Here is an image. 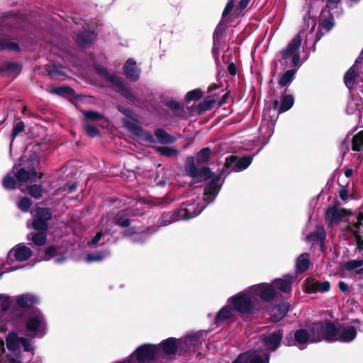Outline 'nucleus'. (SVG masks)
<instances>
[{
    "mask_svg": "<svg viewBox=\"0 0 363 363\" xmlns=\"http://www.w3.org/2000/svg\"><path fill=\"white\" fill-rule=\"evenodd\" d=\"M363 266L362 259H351L344 264V268L349 271H353Z\"/></svg>",
    "mask_w": 363,
    "mask_h": 363,
    "instance_id": "48",
    "label": "nucleus"
},
{
    "mask_svg": "<svg viewBox=\"0 0 363 363\" xmlns=\"http://www.w3.org/2000/svg\"><path fill=\"white\" fill-rule=\"evenodd\" d=\"M253 160V155H247L240 157L237 155H230L225 158L224 165L221 169V174L231 168L230 172H240L247 169Z\"/></svg>",
    "mask_w": 363,
    "mask_h": 363,
    "instance_id": "6",
    "label": "nucleus"
},
{
    "mask_svg": "<svg viewBox=\"0 0 363 363\" xmlns=\"http://www.w3.org/2000/svg\"><path fill=\"white\" fill-rule=\"evenodd\" d=\"M155 136L158 141L163 144L172 143L174 142V138L162 129H157L155 131Z\"/></svg>",
    "mask_w": 363,
    "mask_h": 363,
    "instance_id": "44",
    "label": "nucleus"
},
{
    "mask_svg": "<svg viewBox=\"0 0 363 363\" xmlns=\"http://www.w3.org/2000/svg\"><path fill=\"white\" fill-rule=\"evenodd\" d=\"M294 334L298 349H305L306 345L311 340V335L309 332L306 329L301 328L296 330Z\"/></svg>",
    "mask_w": 363,
    "mask_h": 363,
    "instance_id": "22",
    "label": "nucleus"
},
{
    "mask_svg": "<svg viewBox=\"0 0 363 363\" xmlns=\"http://www.w3.org/2000/svg\"><path fill=\"white\" fill-rule=\"evenodd\" d=\"M95 68L97 70V72L100 74H101L106 80L116 84L117 86H118L121 89H123V83L119 77L114 76V75L109 74L108 73L107 70L100 65H96L95 67Z\"/></svg>",
    "mask_w": 363,
    "mask_h": 363,
    "instance_id": "30",
    "label": "nucleus"
},
{
    "mask_svg": "<svg viewBox=\"0 0 363 363\" xmlns=\"http://www.w3.org/2000/svg\"><path fill=\"white\" fill-rule=\"evenodd\" d=\"M49 74L51 77H55L57 75H64L65 74V68H63L60 65H54L52 68L49 71Z\"/></svg>",
    "mask_w": 363,
    "mask_h": 363,
    "instance_id": "55",
    "label": "nucleus"
},
{
    "mask_svg": "<svg viewBox=\"0 0 363 363\" xmlns=\"http://www.w3.org/2000/svg\"><path fill=\"white\" fill-rule=\"evenodd\" d=\"M227 23L221 19L213 33V43L225 45L224 38L227 35Z\"/></svg>",
    "mask_w": 363,
    "mask_h": 363,
    "instance_id": "18",
    "label": "nucleus"
},
{
    "mask_svg": "<svg viewBox=\"0 0 363 363\" xmlns=\"http://www.w3.org/2000/svg\"><path fill=\"white\" fill-rule=\"evenodd\" d=\"M251 351L240 354L232 363H250Z\"/></svg>",
    "mask_w": 363,
    "mask_h": 363,
    "instance_id": "52",
    "label": "nucleus"
},
{
    "mask_svg": "<svg viewBox=\"0 0 363 363\" xmlns=\"http://www.w3.org/2000/svg\"><path fill=\"white\" fill-rule=\"evenodd\" d=\"M357 75L354 65L346 72L344 76V83L348 89H350L353 86Z\"/></svg>",
    "mask_w": 363,
    "mask_h": 363,
    "instance_id": "33",
    "label": "nucleus"
},
{
    "mask_svg": "<svg viewBox=\"0 0 363 363\" xmlns=\"http://www.w3.org/2000/svg\"><path fill=\"white\" fill-rule=\"evenodd\" d=\"M340 291L342 293L347 294L350 292L348 284L343 281H340L337 284Z\"/></svg>",
    "mask_w": 363,
    "mask_h": 363,
    "instance_id": "64",
    "label": "nucleus"
},
{
    "mask_svg": "<svg viewBox=\"0 0 363 363\" xmlns=\"http://www.w3.org/2000/svg\"><path fill=\"white\" fill-rule=\"evenodd\" d=\"M203 96V91L201 89H195L188 91L184 99V101L189 104L191 101H198L202 99Z\"/></svg>",
    "mask_w": 363,
    "mask_h": 363,
    "instance_id": "37",
    "label": "nucleus"
},
{
    "mask_svg": "<svg viewBox=\"0 0 363 363\" xmlns=\"http://www.w3.org/2000/svg\"><path fill=\"white\" fill-rule=\"evenodd\" d=\"M218 95L219 94L208 95L199 104L187 107L189 115L191 116H201L205 114L207 111H211L217 103Z\"/></svg>",
    "mask_w": 363,
    "mask_h": 363,
    "instance_id": "7",
    "label": "nucleus"
},
{
    "mask_svg": "<svg viewBox=\"0 0 363 363\" xmlns=\"http://www.w3.org/2000/svg\"><path fill=\"white\" fill-rule=\"evenodd\" d=\"M84 116L85 117V121H104L105 123H107L108 121L104 117L99 113L93 111H86L84 112Z\"/></svg>",
    "mask_w": 363,
    "mask_h": 363,
    "instance_id": "43",
    "label": "nucleus"
},
{
    "mask_svg": "<svg viewBox=\"0 0 363 363\" xmlns=\"http://www.w3.org/2000/svg\"><path fill=\"white\" fill-rule=\"evenodd\" d=\"M35 216L48 222L52 218V212L48 208H38Z\"/></svg>",
    "mask_w": 363,
    "mask_h": 363,
    "instance_id": "45",
    "label": "nucleus"
},
{
    "mask_svg": "<svg viewBox=\"0 0 363 363\" xmlns=\"http://www.w3.org/2000/svg\"><path fill=\"white\" fill-rule=\"evenodd\" d=\"M338 332L337 325L329 320L313 323L310 328L311 341L317 342L324 340L329 342H335Z\"/></svg>",
    "mask_w": 363,
    "mask_h": 363,
    "instance_id": "2",
    "label": "nucleus"
},
{
    "mask_svg": "<svg viewBox=\"0 0 363 363\" xmlns=\"http://www.w3.org/2000/svg\"><path fill=\"white\" fill-rule=\"evenodd\" d=\"M223 174H221L220 169L219 174L211 178V180L205 186L203 199L206 201H212L218 194L220 189V185L218 184V182Z\"/></svg>",
    "mask_w": 363,
    "mask_h": 363,
    "instance_id": "13",
    "label": "nucleus"
},
{
    "mask_svg": "<svg viewBox=\"0 0 363 363\" xmlns=\"http://www.w3.org/2000/svg\"><path fill=\"white\" fill-rule=\"evenodd\" d=\"M294 99L291 94H284L279 107V113L289 111L294 105Z\"/></svg>",
    "mask_w": 363,
    "mask_h": 363,
    "instance_id": "36",
    "label": "nucleus"
},
{
    "mask_svg": "<svg viewBox=\"0 0 363 363\" xmlns=\"http://www.w3.org/2000/svg\"><path fill=\"white\" fill-rule=\"evenodd\" d=\"M28 194L32 196L33 198L38 199L43 196L44 193V189L41 186L34 184L31 185L28 188Z\"/></svg>",
    "mask_w": 363,
    "mask_h": 363,
    "instance_id": "46",
    "label": "nucleus"
},
{
    "mask_svg": "<svg viewBox=\"0 0 363 363\" xmlns=\"http://www.w3.org/2000/svg\"><path fill=\"white\" fill-rule=\"evenodd\" d=\"M201 333L187 335L183 337V356L186 353H194L201 345Z\"/></svg>",
    "mask_w": 363,
    "mask_h": 363,
    "instance_id": "16",
    "label": "nucleus"
},
{
    "mask_svg": "<svg viewBox=\"0 0 363 363\" xmlns=\"http://www.w3.org/2000/svg\"><path fill=\"white\" fill-rule=\"evenodd\" d=\"M185 170L187 175L194 180L189 183V186H192L194 183L207 181L215 176L214 172L211 171L210 167H199L195 164V159L192 156L186 157Z\"/></svg>",
    "mask_w": 363,
    "mask_h": 363,
    "instance_id": "5",
    "label": "nucleus"
},
{
    "mask_svg": "<svg viewBox=\"0 0 363 363\" xmlns=\"http://www.w3.org/2000/svg\"><path fill=\"white\" fill-rule=\"evenodd\" d=\"M341 0H327L326 5L324 9L333 10L337 8V5L340 3Z\"/></svg>",
    "mask_w": 363,
    "mask_h": 363,
    "instance_id": "62",
    "label": "nucleus"
},
{
    "mask_svg": "<svg viewBox=\"0 0 363 363\" xmlns=\"http://www.w3.org/2000/svg\"><path fill=\"white\" fill-rule=\"evenodd\" d=\"M354 236L355 238L357 243V250L361 252L363 250V235L360 234L359 231L354 232Z\"/></svg>",
    "mask_w": 363,
    "mask_h": 363,
    "instance_id": "56",
    "label": "nucleus"
},
{
    "mask_svg": "<svg viewBox=\"0 0 363 363\" xmlns=\"http://www.w3.org/2000/svg\"><path fill=\"white\" fill-rule=\"evenodd\" d=\"M32 250L23 244H18L12 248L8 254L7 261L23 262L28 259L32 255Z\"/></svg>",
    "mask_w": 363,
    "mask_h": 363,
    "instance_id": "12",
    "label": "nucleus"
},
{
    "mask_svg": "<svg viewBox=\"0 0 363 363\" xmlns=\"http://www.w3.org/2000/svg\"><path fill=\"white\" fill-rule=\"evenodd\" d=\"M284 337V330L281 328L262 337V342L267 350L275 352L280 346Z\"/></svg>",
    "mask_w": 363,
    "mask_h": 363,
    "instance_id": "9",
    "label": "nucleus"
},
{
    "mask_svg": "<svg viewBox=\"0 0 363 363\" xmlns=\"http://www.w3.org/2000/svg\"><path fill=\"white\" fill-rule=\"evenodd\" d=\"M37 176V172L34 168H30L28 170L24 168H20L16 174L17 180L19 182L26 183L30 180L35 179Z\"/></svg>",
    "mask_w": 363,
    "mask_h": 363,
    "instance_id": "27",
    "label": "nucleus"
},
{
    "mask_svg": "<svg viewBox=\"0 0 363 363\" xmlns=\"http://www.w3.org/2000/svg\"><path fill=\"white\" fill-rule=\"evenodd\" d=\"M123 125L133 135L144 139L149 143L154 142L153 135L148 133L145 132L140 126L138 121L130 116H127L122 121Z\"/></svg>",
    "mask_w": 363,
    "mask_h": 363,
    "instance_id": "8",
    "label": "nucleus"
},
{
    "mask_svg": "<svg viewBox=\"0 0 363 363\" xmlns=\"http://www.w3.org/2000/svg\"><path fill=\"white\" fill-rule=\"evenodd\" d=\"M21 345H22L25 351L29 352L33 350L30 341L28 340L26 338L21 337Z\"/></svg>",
    "mask_w": 363,
    "mask_h": 363,
    "instance_id": "63",
    "label": "nucleus"
},
{
    "mask_svg": "<svg viewBox=\"0 0 363 363\" xmlns=\"http://www.w3.org/2000/svg\"><path fill=\"white\" fill-rule=\"evenodd\" d=\"M235 316V310L230 303L224 306L217 313L215 318V323L217 325H221L225 321Z\"/></svg>",
    "mask_w": 363,
    "mask_h": 363,
    "instance_id": "19",
    "label": "nucleus"
},
{
    "mask_svg": "<svg viewBox=\"0 0 363 363\" xmlns=\"http://www.w3.org/2000/svg\"><path fill=\"white\" fill-rule=\"evenodd\" d=\"M357 336V330L354 326L344 327L339 329L338 335H335V341L341 342H352Z\"/></svg>",
    "mask_w": 363,
    "mask_h": 363,
    "instance_id": "20",
    "label": "nucleus"
},
{
    "mask_svg": "<svg viewBox=\"0 0 363 363\" xmlns=\"http://www.w3.org/2000/svg\"><path fill=\"white\" fill-rule=\"evenodd\" d=\"M310 259L308 253L301 254L296 259V271L299 273H303L309 269Z\"/></svg>",
    "mask_w": 363,
    "mask_h": 363,
    "instance_id": "31",
    "label": "nucleus"
},
{
    "mask_svg": "<svg viewBox=\"0 0 363 363\" xmlns=\"http://www.w3.org/2000/svg\"><path fill=\"white\" fill-rule=\"evenodd\" d=\"M319 26L329 32L335 26L334 17L330 10L323 9L319 17Z\"/></svg>",
    "mask_w": 363,
    "mask_h": 363,
    "instance_id": "21",
    "label": "nucleus"
},
{
    "mask_svg": "<svg viewBox=\"0 0 363 363\" xmlns=\"http://www.w3.org/2000/svg\"><path fill=\"white\" fill-rule=\"evenodd\" d=\"M124 72L126 77L133 81L139 78L140 69L136 66V62L133 59H128L124 65Z\"/></svg>",
    "mask_w": 363,
    "mask_h": 363,
    "instance_id": "23",
    "label": "nucleus"
},
{
    "mask_svg": "<svg viewBox=\"0 0 363 363\" xmlns=\"http://www.w3.org/2000/svg\"><path fill=\"white\" fill-rule=\"evenodd\" d=\"M33 228L40 232H45L48 229V222L35 217L31 223Z\"/></svg>",
    "mask_w": 363,
    "mask_h": 363,
    "instance_id": "47",
    "label": "nucleus"
},
{
    "mask_svg": "<svg viewBox=\"0 0 363 363\" xmlns=\"http://www.w3.org/2000/svg\"><path fill=\"white\" fill-rule=\"evenodd\" d=\"M228 303L232 305L235 311L238 312L240 316L245 315H252L255 311V304L250 295L246 291H240L228 299Z\"/></svg>",
    "mask_w": 363,
    "mask_h": 363,
    "instance_id": "4",
    "label": "nucleus"
},
{
    "mask_svg": "<svg viewBox=\"0 0 363 363\" xmlns=\"http://www.w3.org/2000/svg\"><path fill=\"white\" fill-rule=\"evenodd\" d=\"M96 39V35L91 31H84L78 34L76 37V42L80 47H86L91 44Z\"/></svg>",
    "mask_w": 363,
    "mask_h": 363,
    "instance_id": "26",
    "label": "nucleus"
},
{
    "mask_svg": "<svg viewBox=\"0 0 363 363\" xmlns=\"http://www.w3.org/2000/svg\"><path fill=\"white\" fill-rule=\"evenodd\" d=\"M284 345L285 346L291 347V346H296V342L295 340V336L293 333H289L286 335L284 340Z\"/></svg>",
    "mask_w": 363,
    "mask_h": 363,
    "instance_id": "54",
    "label": "nucleus"
},
{
    "mask_svg": "<svg viewBox=\"0 0 363 363\" xmlns=\"http://www.w3.org/2000/svg\"><path fill=\"white\" fill-rule=\"evenodd\" d=\"M2 184L6 189H13L16 188V182L11 173H9L3 179Z\"/></svg>",
    "mask_w": 363,
    "mask_h": 363,
    "instance_id": "49",
    "label": "nucleus"
},
{
    "mask_svg": "<svg viewBox=\"0 0 363 363\" xmlns=\"http://www.w3.org/2000/svg\"><path fill=\"white\" fill-rule=\"evenodd\" d=\"M129 219L124 216H121L120 218L115 222L113 219L108 217L103 218L101 220V224L104 225H106L108 228L112 227L114 224H116L121 227H126L129 225Z\"/></svg>",
    "mask_w": 363,
    "mask_h": 363,
    "instance_id": "34",
    "label": "nucleus"
},
{
    "mask_svg": "<svg viewBox=\"0 0 363 363\" xmlns=\"http://www.w3.org/2000/svg\"><path fill=\"white\" fill-rule=\"evenodd\" d=\"M363 148V130L358 132L352 137V150L355 152H360Z\"/></svg>",
    "mask_w": 363,
    "mask_h": 363,
    "instance_id": "40",
    "label": "nucleus"
},
{
    "mask_svg": "<svg viewBox=\"0 0 363 363\" xmlns=\"http://www.w3.org/2000/svg\"><path fill=\"white\" fill-rule=\"evenodd\" d=\"M21 337H18L16 333H11L6 337V346L10 351L15 352L21 345Z\"/></svg>",
    "mask_w": 363,
    "mask_h": 363,
    "instance_id": "35",
    "label": "nucleus"
},
{
    "mask_svg": "<svg viewBox=\"0 0 363 363\" xmlns=\"http://www.w3.org/2000/svg\"><path fill=\"white\" fill-rule=\"evenodd\" d=\"M109 255L110 252L107 250L104 252H94L88 254L86 257V260L87 262H99L109 256Z\"/></svg>",
    "mask_w": 363,
    "mask_h": 363,
    "instance_id": "42",
    "label": "nucleus"
},
{
    "mask_svg": "<svg viewBox=\"0 0 363 363\" xmlns=\"http://www.w3.org/2000/svg\"><path fill=\"white\" fill-rule=\"evenodd\" d=\"M157 150L162 155L168 157H172L177 154V152L174 149L168 147H158Z\"/></svg>",
    "mask_w": 363,
    "mask_h": 363,
    "instance_id": "58",
    "label": "nucleus"
},
{
    "mask_svg": "<svg viewBox=\"0 0 363 363\" xmlns=\"http://www.w3.org/2000/svg\"><path fill=\"white\" fill-rule=\"evenodd\" d=\"M302 43V38L300 33L296 34L294 38L289 43L287 46L279 51V55L280 58L279 62L281 65H286L287 60L291 58V66L293 67H300L301 56L299 55V50Z\"/></svg>",
    "mask_w": 363,
    "mask_h": 363,
    "instance_id": "3",
    "label": "nucleus"
},
{
    "mask_svg": "<svg viewBox=\"0 0 363 363\" xmlns=\"http://www.w3.org/2000/svg\"><path fill=\"white\" fill-rule=\"evenodd\" d=\"M299 67H293L291 69L286 70L284 74L280 76L278 84L280 86H287L294 79L295 74Z\"/></svg>",
    "mask_w": 363,
    "mask_h": 363,
    "instance_id": "29",
    "label": "nucleus"
},
{
    "mask_svg": "<svg viewBox=\"0 0 363 363\" xmlns=\"http://www.w3.org/2000/svg\"><path fill=\"white\" fill-rule=\"evenodd\" d=\"M343 218L344 215L342 213V208L339 207L338 201H336L332 206H328L325 210V220L328 226L338 224Z\"/></svg>",
    "mask_w": 363,
    "mask_h": 363,
    "instance_id": "15",
    "label": "nucleus"
},
{
    "mask_svg": "<svg viewBox=\"0 0 363 363\" xmlns=\"http://www.w3.org/2000/svg\"><path fill=\"white\" fill-rule=\"evenodd\" d=\"M307 240L311 242L319 241L320 248L323 249L325 246V241L326 238L325 231L323 227H317L315 230L310 233L307 235Z\"/></svg>",
    "mask_w": 363,
    "mask_h": 363,
    "instance_id": "24",
    "label": "nucleus"
},
{
    "mask_svg": "<svg viewBox=\"0 0 363 363\" xmlns=\"http://www.w3.org/2000/svg\"><path fill=\"white\" fill-rule=\"evenodd\" d=\"M28 239L32 240L36 245L41 246L45 244L47 236L45 232L30 233Z\"/></svg>",
    "mask_w": 363,
    "mask_h": 363,
    "instance_id": "38",
    "label": "nucleus"
},
{
    "mask_svg": "<svg viewBox=\"0 0 363 363\" xmlns=\"http://www.w3.org/2000/svg\"><path fill=\"white\" fill-rule=\"evenodd\" d=\"M26 328L30 332H33L35 335L43 336L45 325L41 313L39 312L35 313L29 317L26 323Z\"/></svg>",
    "mask_w": 363,
    "mask_h": 363,
    "instance_id": "14",
    "label": "nucleus"
},
{
    "mask_svg": "<svg viewBox=\"0 0 363 363\" xmlns=\"http://www.w3.org/2000/svg\"><path fill=\"white\" fill-rule=\"evenodd\" d=\"M292 279V277L286 275L283 279H274L273 283L281 292L288 294L291 291Z\"/></svg>",
    "mask_w": 363,
    "mask_h": 363,
    "instance_id": "25",
    "label": "nucleus"
},
{
    "mask_svg": "<svg viewBox=\"0 0 363 363\" xmlns=\"http://www.w3.org/2000/svg\"><path fill=\"white\" fill-rule=\"evenodd\" d=\"M111 233V229L108 228L106 224L104 225L101 224V229L97 234L91 240L90 242H88V245L90 247H94L97 245L101 240H103V243L108 241L109 238L106 239L105 237L106 235H109Z\"/></svg>",
    "mask_w": 363,
    "mask_h": 363,
    "instance_id": "28",
    "label": "nucleus"
},
{
    "mask_svg": "<svg viewBox=\"0 0 363 363\" xmlns=\"http://www.w3.org/2000/svg\"><path fill=\"white\" fill-rule=\"evenodd\" d=\"M0 48L1 49H7L10 50H19V46L16 43H10L6 45H4L0 42Z\"/></svg>",
    "mask_w": 363,
    "mask_h": 363,
    "instance_id": "61",
    "label": "nucleus"
},
{
    "mask_svg": "<svg viewBox=\"0 0 363 363\" xmlns=\"http://www.w3.org/2000/svg\"><path fill=\"white\" fill-rule=\"evenodd\" d=\"M269 354L268 352H263V355H261L258 352L253 351L251 352L250 363H269Z\"/></svg>",
    "mask_w": 363,
    "mask_h": 363,
    "instance_id": "41",
    "label": "nucleus"
},
{
    "mask_svg": "<svg viewBox=\"0 0 363 363\" xmlns=\"http://www.w3.org/2000/svg\"><path fill=\"white\" fill-rule=\"evenodd\" d=\"M252 290L264 302H271L277 296V291L274 286L269 284H260L252 286Z\"/></svg>",
    "mask_w": 363,
    "mask_h": 363,
    "instance_id": "10",
    "label": "nucleus"
},
{
    "mask_svg": "<svg viewBox=\"0 0 363 363\" xmlns=\"http://www.w3.org/2000/svg\"><path fill=\"white\" fill-rule=\"evenodd\" d=\"M291 305L288 301H282L273 307L270 313V319L273 323L281 320L290 311Z\"/></svg>",
    "mask_w": 363,
    "mask_h": 363,
    "instance_id": "17",
    "label": "nucleus"
},
{
    "mask_svg": "<svg viewBox=\"0 0 363 363\" xmlns=\"http://www.w3.org/2000/svg\"><path fill=\"white\" fill-rule=\"evenodd\" d=\"M36 302V297L30 294H23L16 298L17 305L23 308L31 307Z\"/></svg>",
    "mask_w": 363,
    "mask_h": 363,
    "instance_id": "32",
    "label": "nucleus"
},
{
    "mask_svg": "<svg viewBox=\"0 0 363 363\" xmlns=\"http://www.w3.org/2000/svg\"><path fill=\"white\" fill-rule=\"evenodd\" d=\"M305 291L307 294L325 293L330 290V281H316L313 278L308 277L304 281Z\"/></svg>",
    "mask_w": 363,
    "mask_h": 363,
    "instance_id": "11",
    "label": "nucleus"
},
{
    "mask_svg": "<svg viewBox=\"0 0 363 363\" xmlns=\"http://www.w3.org/2000/svg\"><path fill=\"white\" fill-rule=\"evenodd\" d=\"M50 92L59 95H64L72 94H73L74 90L72 88L67 86H59L53 89Z\"/></svg>",
    "mask_w": 363,
    "mask_h": 363,
    "instance_id": "53",
    "label": "nucleus"
},
{
    "mask_svg": "<svg viewBox=\"0 0 363 363\" xmlns=\"http://www.w3.org/2000/svg\"><path fill=\"white\" fill-rule=\"evenodd\" d=\"M211 156V150L208 147L202 148L196 155L198 164H206L209 162Z\"/></svg>",
    "mask_w": 363,
    "mask_h": 363,
    "instance_id": "39",
    "label": "nucleus"
},
{
    "mask_svg": "<svg viewBox=\"0 0 363 363\" xmlns=\"http://www.w3.org/2000/svg\"><path fill=\"white\" fill-rule=\"evenodd\" d=\"M32 205V201L28 197L21 198L17 203L18 207L24 212L28 211Z\"/></svg>",
    "mask_w": 363,
    "mask_h": 363,
    "instance_id": "50",
    "label": "nucleus"
},
{
    "mask_svg": "<svg viewBox=\"0 0 363 363\" xmlns=\"http://www.w3.org/2000/svg\"><path fill=\"white\" fill-rule=\"evenodd\" d=\"M24 129V124L22 122L17 123L13 128L12 137L13 139Z\"/></svg>",
    "mask_w": 363,
    "mask_h": 363,
    "instance_id": "60",
    "label": "nucleus"
},
{
    "mask_svg": "<svg viewBox=\"0 0 363 363\" xmlns=\"http://www.w3.org/2000/svg\"><path fill=\"white\" fill-rule=\"evenodd\" d=\"M235 6V1L234 0H229L223 11L222 13V19L225 18L233 10V7Z\"/></svg>",
    "mask_w": 363,
    "mask_h": 363,
    "instance_id": "59",
    "label": "nucleus"
},
{
    "mask_svg": "<svg viewBox=\"0 0 363 363\" xmlns=\"http://www.w3.org/2000/svg\"><path fill=\"white\" fill-rule=\"evenodd\" d=\"M223 46V45H216V43H213V48H212V55L215 60V62L217 66L220 65L219 62V52H220V47Z\"/></svg>",
    "mask_w": 363,
    "mask_h": 363,
    "instance_id": "57",
    "label": "nucleus"
},
{
    "mask_svg": "<svg viewBox=\"0 0 363 363\" xmlns=\"http://www.w3.org/2000/svg\"><path fill=\"white\" fill-rule=\"evenodd\" d=\"M84 129L86 134L90 137H94L99 134L98 128L96 126L89 124L88 121H84Z\"/></svg>",
    "mask_w": 363,
    "mask_h": 363,
    "instance_id": "51",
    "label": "nucleus"
},
{
    "mask_svg": "<svg viewBox=\"0 0 363 363\" xmlns=\"http://www.w3.org/2000/svg\"><path fill=\"white\" fill-rule=\"evenodd\" d=\"M177 348L176 339L173 337L162 341L161 345L144 344L132 354V361L133 363H152L154 360L175 354Z\"/></svg>",
    "mask_w": 363,
    "mask_h": 363,
    "instance_id": "1",
    "label": "nucleus"
}]
</instances>
